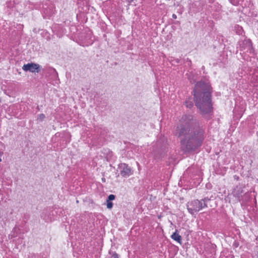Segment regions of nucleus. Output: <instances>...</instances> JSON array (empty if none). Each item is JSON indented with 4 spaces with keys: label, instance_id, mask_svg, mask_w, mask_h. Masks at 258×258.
I'll list each match as a JSON object with an SVG mask.
<instances>
[{
    "label": "nucleus",
    "instance_id": "1",
    "mask_svg": "<svg viewBox=\"0 0 258 258\" xmlns=\"http://www.w3.org/2000/svg\"><path fill=\"white\" fill-rule=\"evenodd\" d=\"M175 135L180 140L181 149L184 153L195 152L200 148L205 138L202 123L193 115H183L177 125Z\"/></svg>",
    "mask_w": 258,
    "mask_h": 258
},
{
    "label": "nucleus",
    "instance_id": "8",
    "mask_svg": "<svg viewBox=\"0 0 258 258\" xmlns=\"http://www.w3.org/2000/svg\"><path fill=\"white\" fill-rule=\"evenodd\" d=\"M177 230H176V231L173 233V234L171 236V237L173 240L177 241L179 243H181V236L179 235L178 233H177Z\"/></svg>",
    "mask_w": 258,
    "mask_h": 258
},
{
    "label": "nucleus",
    "instance_id": "12",
    "mask_svg": "<svg viewBox=\"0 0 258 258\" xmlns=\"http://www.w3.org/2000/svg\"><path fill=\"white\" fill-rule=\"evenodd\" d=\"M113 207V203L111 201H107V208L111 209Z\"/></svg>",
    "mask_w": 258,
    "mask_h": 258
},
{
    "label": "nucleus",
    "instance_id": "16",
    "mask_svg": "<svg viewBox=\"0 0 258 258\" xmlns=\"http://www.w3.org/2000/svg\"><path fill=\"white\" fill-rule=\"evenodd\" d=\"M128 1L130 3H131L133 2L134 0H128Z\"/></svg>",
    "mask_w": 258,
    "mask_h": 258
},
{
    "label": "nucleus",
    "instance_id": "15",
    "mask_svg": "<svg viewBox=\"0 0 258 258\" xmlns=\"http://www.w3.org/2000/svg\"><path fill=\"white\" fill-rule=\"evenodd\" d=\"M173 19H175L177 18V16L175 14H173L172 16Z\"/></svg>",
    "mask_w": 258,
    "mask_h": 258
},
{
    "label": "nucleus",
    "instance_id": "18",
    "mask_svg": "<svg viewBox=\"0 0 258 258\" xmlns=\"http://www.w3.org/2000/svg\"><path fill=\"white\" fill-rule=\"evenodd\" d=\"M2 161V159L0 158V162Z\"/></svg>",
    "mask_w": 258,
    "mask_h": 258
},
{
    "label": "nucleus",
    "instance_id": "3",
    "mask_svg": "<svg viewBox=\"0 0 258 258\" xmlns=\"http://www.w3.org/2000/svg\"><path fill=\"white\" fill-rule=\"evenodd\" d=\"M186 206L188 212L193 215L204 208L206 204H202V202L200 200H195L188 202Z\"/></svg>",
    "mask_w": 258,
    "mask_h": 258
},
{
    "label": "nucleus",
    "instance_id": "14",
    "mask_svg": "<svg viewBox=\"0 0 258 258\" xmlns=\"http://www.w3.org/2000/svg\"><path fill=\"white\" fill-rule=\"evenodd\" d=\"M111 257L112 258H119V256L116 252H114L112 254Z\"/></svg>",
    "mask_w": 258,
    "mask_h": 258
},
{
    "label": "nucleus",
    "instance_id": "4",
    "mask_svg": "<svg viewBox=\"0 0 258 258\" xmlns=\"http://www.w3.org/2000/svg\"><path fill=\"white\" fill-rule=\"evenodd\" d=\"M118 170L122 177H127L133 174V170L125 163H120L118 166Z\"/></svg>",
    "mask_w": 258,
    "mask_h": 258
},
{
    "label": "nucleus",
    "instance_id": "13",
    "mask_svg": "<svg viewBox=\"0 0 258 258\" xmlns=\"http://www.w3.org/2000/svg\"><path fill=\"white\" fill-rule=\"evenodd\" d=\"M45 117V116L44 114H40L39 115L38 117V119H39L40 121H42L44 119V118Z\"/></svg>",
    "mask_w": 258,
    "mask_h": 258
},
{
    "label": "nucleus",
    "instance_id": "2",
    "mask_svg": "<svg viewBox=\"0 0 258 258\" xmlns=\"http://www.w3.org/2000/svg\"><path fill=\"white\" fill-rule=\"evenodd\" d=\"M212 88L208 81L198 82L194 90L195 104L201 113L205 114L212 110L211 96Z\"/></svg>",
    "mask_w": 258,
    "mask_h": 258
},
{
    "label": "nucleus",
    "instance_id": "11",
    "mask_svg": "<svg viewBox=\"0 0 258 258\" xmlns=\"http://www.w3.org/2000/svg\"><path fill=\"white\" fill-rule=\"evenodd\" d=\"M115 198V196L114 195H110L107 198V201H111L114 200Z\"/></svg>",
    "mask_w": 258,
    "mask_h": 258
},
{
    "label": "nucleus",
    "instance_id": "17",
    "mask_svg": "<svg viewBox=\"0 0 258 258\" xmlns=\"http://www.w3.org/2000/svg\"><path fill=\"white\" fill-rule=\"evenodd\" d=\"M188 79L190 80V82L191 83H194V82H195L194 81L193 82H192V81H191V80H190V78H188Z\"/></svg>",
    "mask_w": 258,
    "mask_h": 258
},
{
    "label": "nucleus",
    "instance_id": "10",
    "mask_svg": "<svg viewBox=\"0 0 258 258\" xmlns=\"http://www.w3.org/2000/svg\"><path fill=\"white\" fill-rule=\"evenodd\" d=\"M210 201V199L208 198V197H206L204 198L203 199L201 200L200 201L202 202V204H205L206 206H204V208L208 207V203Z\"/></svg>",
    "mask_w": 258,
    "mask_h": 258
},
{
    "label": "nucleus",
    "instance_id": "5",
    "mask_svg": "<svg viewBox=\"0 0 258 258\" xmlns=\"http://www.w3.org/2000/svg\"><path fill=\"white\" fill-rule=\"evenodd\" d=\"M22 69L26 72L38 73L40 71V66L37 63H28L22 67Z\"/></svg>",
    "mask_w": 258,
    "mask_h": 258
},
{
    "label": "nucleus",
    "instance_id": "9",
    "mask_svg": "<svg viewBox=\"0 0 258 258\" xmlns=\"http://www.w3.org/2000/svg\"><path fill=\"white\" fill-rule=\"evenodd\" d=\"M185 104L187 108H191L194 106V103L192 101L188 100L185 102Z\"/></svg>",
    "mask_w": 258,
    "mask_h": 258
},
{
    "label": "nucleus",
    "instance_id": "7",
    "mask_svg": "<svg viewBox=\"0 0 258 258\" xmlns=\"http://www.w3.org/2000/svg\"><path fill=\"white\" fill-rule=\"evenodd\" d=\"M241 47L243 49H247V51L248 50L250 51L251 49H252V43H251V41L249 39L244 40L243 41V44L241 46Z\"/></svg>",
    "mask_w": 258,
    "mask_h": 258
},
{
    "label": "nucleus",
    "instance_id": "6",
    "mask_svg": "<svg viewBox=\"0 0 258 258\" xmlns=\"http://www.w3.org/2000/svg\"><path fill=\"white\" fill-rule=\"evenodd\" d=\"M244 186L242 185H238L235 186L232 191L233 195L237 198L239 201L242 200V194L244 192L243 188Z\"/></svg>",
    "mask_w": 258,
    "mask_h": 258
},
{
    "label": "nucleus",
    "instance_id": "19",
    "mask_svg": "<svg viewBox=\"0 0 258 258\" xmlns=\"http://www.w3.org/2000/svg\"><path fill=\"white\" fill-rule=\"evenodd\" d=\"M247 194V192H245V195H246Z\"/></svg>",
    "mask_w": 258,
    "mask_h": 258
}]
</instances>
